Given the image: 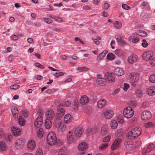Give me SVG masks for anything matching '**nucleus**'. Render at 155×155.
<instances>
[{
  "label": "nucleus",
  "instance_id": "obj_1",
  "mask_svg": "<svg viewBox=\"0 0 155 155\" xmlns=\"http://www.w3.org/2000/svg\"><path fill=\"white\" fill-rule=\"evenodd\" d=\"M47 142L48 144L51 146H60L62 142L57 139L56 134L53 132L49 133L47 137Z\"/></svg>",
  "mask_w": 155,
  "mask_h": 155
},
{
  "label": "nucleus",
  "instance_id": "obj_2",
  "mask_svg": "<svg viewBox=\"0 0 155 155\" xmlns=\"http://www.w3.org/2000/svg\"><path fill=\"white\" fill-rule=\"evenodd\" d=\"M142 133L141 128L140 127H136L133 128L126 134V136L129 139H135Z\"/></svg>",
  "mask_w": 155,
  "mask_h": 155
},
{
  "label": "nucleus",
  "instance_id": "obj_3",
  "mask_svg": "<svg viewBox=\"0 0 155 155\" xmlns=\"http://www.w3.org/2000/svg\"><path fill=\"white\" fill-rule=\"evenodd\" d=\"M62 105L60 104L57 107L58 111L55 115V119L54 121V124H56L57 122L61 120L65 114V110L62 108Z\"/></svg>",
  "mask_w": 155,
  "mask_h": 155
},
{
  "label": "nucleus",
  "instance_id": "obj_4",
  "mask_svg": "<svg viewBox=\"0 0 155 155\" xmlns=\"http://www.w3.org/2000/svg\"><path fill=\"white\" fill-rule=\"evenodd\" d=\"M134 112L130 107H127L125 108L123 111L124 115L127 118H129L132 117L133 115Z\"/></svg>",
  "mask_w": 155,
  "mask_h": 155
},
{
  "label": "nucleus",
  "instance_id": "obj_5",
  "mask_svg": "<svg viewBox=\"0 0 155 155\" xmlns=\"http://www.w3.org/2000/svg\"><path fill=\"white\" fill-rule=\"evenodd\" d=\"M25 143V141L23 138H20L15 142V147L17 149H21L24 147Z\"/></svg>",
  "mask_w": 155,
  "mask_h": 155
},
{
  "label": "nucleus",
  "instance_id": "obj_6",
  "mask_svg": "<svg viewBox=\"0 0 155 155\" xmlns=\"http://www.w3.org/2000/svg\"><path fill=\"white\" fill-rule=\"evenodd\" d=\"M153 52L151 51H148L144 52L142 55L143 58L146 61H149L151 59L153 56Z\"/></svg>",
  "mask_w": 155,
  "mask_h": 155
},
{
  "label": "nucleus",
  "instance_id": "obj_7",
  "mask_svg": "<svg viewBox=\"0 0 155 155\" xmlns=\"http://www.w3.org/2000/svg\"><path fill=\"white\" fill-rule=\"evenodd\" d=\"M151 117V113L150 112L148 111H144L142 113L141 116L142 118L145 120L150 119Z\"/></svg>",
  "mask_w": 155,
  "mask_h": 155
},
{
  "label": "nucleus",
  "instance_id": "obj_8",
  "mask_svg": "<svg viewBox=\"0 0 155 155\" xmlns=\"http://www.w3.org/2000/svg\"><path fill=\"white\" fill-rule=\"evenodd\" d=\"M73 119V117L69 114H66L64 117V122L67 124H69L71 122Z\"/></svg>",
  "mask_w": 155,
  "mask_h": 155
},
{
  "label": "nucleus",
  "instance_id": "obj_9",
  "mask_svg": "<svg viewBox=\"0 0 155 155\" xmlns=\"http://www.w3.org/2000/svg\"><path fill=\"white\" fill-rule=\"evenodd\" d=\"M121 140L120 139H116L113 142L111 146V148L112 150H114L117 148L119 147L120 145Z\"/></svg>",
  "mask_w": 155,
  "mask_h": 155
},
{
  "label": "nucleus",
  "instance_id": "obj_10",
  "mask_svg": "<svg viewBox=\"0 0 155 155\" xmlns=\"http://www.w3.org/2000/svg\"><path fill=\"white\" fill-rule=\"evenodd\" d=\"M43 123L42 118L41 117H38L34 122L35 126L37 127H39Z\"/></svg>",
  "mask_w": 155,
  "mask_h": 155
},
{
  "label": "nucleus",
  "instance_id": "obj_11",
  "mask_svg": "<svg viewBox=\"0 0 155 155\" xmlns=\"http://www.w3.org/2000/svg\"><path fill=\"white\" fill-rule=\"evenodd\" d=\"M130 78L134 82H137L139 79V75L137 73H132L130 74Z\"/></svg>",
  "mask_w": 155,
  "mask_h": 155
},
{
  "label": "nucleus",
  "instance_id": "obj_12",
  "mask_svg": "<svg viewBox=\"0 0 155 155\" xmlns=\"http://www.w3.org/2000/svg\"><path fill=\"white\" fill-rule=\"evenodd\" d=\"M105 79L110 82H112L114 80L113 74L110 72H107L105 75Z\"/></svg>",
  "mask_w": 155,
  "mask_h": 155
},
{
  "label": "nucleus",
  "instance_id": "obj_13",
  "mask_svg": "<svg viewBox=\"0 0 155 155\" xmlns=\"http://www.w3.org/2000/svg\"><path fill=\"white\" fill-rule=\"evenodd\" d=\"M12 132V134L15 136H18L21 133V130L16 127H12L11 128Z\"/></svg>",
  "mask_w": 155,
  "mask_h": 155
},
{
  "label": "nucleus",
  "instance_id": "obj_14",
  "mask_svg": "<svg viewBox=\"0 0 155 155\" xmlns=\"http://www.w3.org/2000/svg\"><path fill=\"white\" fill-rule=\"evenodd\" d=\"M87 147V144L85 142H82L81 143H80L78 146V150L81 151L86 150Z\"/></svg>",
  "mask_w": 155,
  "mask_h": 155
},
{
  "label": "nucleus",
  "instance_id": "obj_15",
  "mask_svg": "<svg viewBox=\"0 0 155 155\" xmlns=\"http://www.w3.org/2000/svg\"><path fill=\"white\" fill-rule=\"evenodd\" d=\"M89 99L87 96L83 95L81 97L80 99V103L82 105H84L88 103Z\"/></svg>",
  "mask_w": 155,
  "mask_h": 155
},
{
  "label": "nucleus",
  "instance_id": "obj_16",
  "mask_svg": "<svg viewBox=\"0 0 155 155\" xmlns=\"http://www.w3.org/2000/svg\"><path fill=\"white\" fill-rule=\"evenodd\" d=\"M67 140L68 143L71 144L75 142L74 136L72 134H68Z\"/></svg>",
  "mask_w": 155,
  "mask_h": 155
},
{
  "label": "nucleus",
  "instance_id": "obj_17",
  "mask_svg": "<svg viewBox=\"0 0 155 155\" xmlns=\"http://www.w3.org/2000/svg\"><path fill=\"white\" fill-rule=\"evenodd\" d=\"M12 112L15 118H16L18 117V110L17 107L15 106H13L12 107Z\"/></svg>",
  "mask_w": 155,
  "mask_h": 155
},
{
  "label": "nucleus",
  "instance_id": "obj_18",
  "mask_svg": "<svg viewBox=\"0 0 155 155\" xmlns=\"http://www.w3.org/2000/svg\"><path fill=\"white\" fill-rule=\"evenodd\" d=\"M137 61V58L136 56L135 55L132 54L128 58V61L130 63H134Z\"/></svg>",
  "mask_w": 155,
  "mask_h": 155
},
{
  "label": "nucleus",
  "instance_id": "obj_19",
  "mask_svg": "<svg viewBox=\"0 0 155 155\" xmlns=\"http://www.w3.org/2000/svg\"><path fill=\"white\" fill-rule=\"evenodd\" d=\"M47 115V118L49 120H51L54 117L55 114L54 111L53 110H48V111L46 112Z\"/></svg>",
  "mask_w": 155,
  "mask_h": 155
},
{
  "label": "nucleus",
  "instance_id": "obj_20",
  "mask_svg": "<svg viewBox=\"0 0 155 155\" xmlns=\"http://www.w3.org/2000/svg\"><path fill=\"white\" fill-rule=\"evenodd\" d=\"M27 147L29 149L33 150L35 147V143L33 140H31L28 142Z\"/></svg>",
  "mask_w": 155,
  "mask_h": 155
},
{
  "label": "nucleus",
  "instance_id": "obj_21",
  "mask_svg": "<svg viewBox=\"0 0 155 155\" xmlns=\"http://www.w3.org/2000/svg\"><path fill=\"white\" fill-rule=\"evenodd\" d=\"M83 133L82 129L81 128H77L74 131V134L77 137H80Z\"/></svg>",
  "mask_w": 155,
  "mask_h": 155
},
{
  "label": "nucleus",
  "instance_id": "obj_22",
  "mask_svg": "<svg viewBox=\"0 0 155 155\" xmlns=\"http://www.w3.org/2000/svg\"><path fill=\"white\" fill-rule=\"evenodd\" d=\"M57 124H58V128L60 131L62 132L64 131L66 129V126L64 124L61 122H57V123L56 124H55V125H57Z\"/></svg>",
  "mask_w": 155,
  "mask_h": 155
},
{
  "label": "nucleus",
  "instance_id": "obj_23",
  "mask_svg": "<svg viewBox=\"0 0 155 155\" xmlns=\"http://www.w3.org/2000/svg\"><path fill=\"white\" fill-rule=\"evenodd\" d=\"M106 104L105 100L102 99L99 101L97 102V106L98 108H102L104 107Z\"/></svg>",
  "mask_w": 155,
  "mask_h": 155
},
{
  "label": "nucleus",
  "instance_id": "obj_24",
  "mask_svg": "<svg viewBox=\"0 0 155 155\" xmlns=\"http://www.w3.org/2000/svg\"><path fill=\"white\" fill-rule=\"evenodd\" d=\"M113 115V112L112 111H106L104 113V117L107 119H109L112 117Z\"/></svg>",
  "mask_w": 155,
  "mask_h": 155
},
{
  "label": "nucleus",
  "instance_id": "obj_25",
  "mask_svg": "<svg viewBox=\"0 0 155 155\" xmlns=\"http://www.w3.org/2000/svg\"><path fill=\"white\" fill-rule=\"evenodd\" d=\"M108 131V130L107 126L104 125L101 127V134L103 135H105L107 133Z\"/></svg>",
  "mask_w": 155,
  "mask_h": 155
},
{
  "label": "nucleus",
  "instance_id": "obj_26",
  "mask_svg": "<svg viewBox=\"0 0 155 155\" xmlns=\"http://www.w3.org/2000/svg\"><path fill=\"white\" fill-rule=\"evenodd\" d=\"M147 92L150 95L155 94V87H151L147 89Z\"/></svg>",
  "mask_w": 155,
  "mask_h": 155
},
{
  "label": "nucleus",
  "instance_id": "obj_27",
  "mask_svg": "<svg viewBox=\"0 0 155 155\" xmlns=\"http://www.w3.org/2000/svg\"><path fill=\"white\" fill-rule=\"evenodd\" d=\"M67 153L66 149L64 147H62L59 150L58 155H67Z\"/></svg>",
  "mask_w": 155,
  "mask_h": 155
},
{
  "label": "nucleus",
  "instance_id": "obj_28",
  "mask_svg": "<svg viewBox=\"0 0 155 155\" xmlns=\"http://www.w3.org/2000/svg\"><path fill=\"white\" fill-rule=\"evenodd\" d=\"M116 74L118 76H121L124 74V71L123 69L119 68H117L115 69Z\"/></svg>",
  "mask_w": 155,
  "mask_h": 155
},
{
  "label": "nucleus",
  "instance_id": "obj_29",
  "mask_svg": "<svg viewBox=\"0 0 155 155\" xmlns=\"http://www.w3.org/2000/svg\"><path fill=\"white\" fill-rule=\"evenodd\" d=\"M97 82L98 84L101 86L104 85L106 84V81L104 79L101 78H98L97 79Z\"/></svg>",
  "mask_w": 155,
  "mask_h": 155
},
{
  "label": "nucleus",
  "instance_id": "obj_30",
  "mask_svg": "<svg viewBox=\"0 0 155 155\" xmlns=\"http://www.w3.org/2000/svg\"><path fill=\"white\" fill-rule=\"evenodd\" d=\"M45 127L48 129L50 128L52 126V123L50 120L46 119L45 123Z\"/></svg>",
  "mask_w": 155,
  "mask_h": 155
},
{
  "label": "nucleus",
  "instance_id": "obj_31",
  "mask_svg": "<svg viewBox=\"0 0 155 155\" xmlns=\"http://www.w3.org/2000/svg\"><path fill=\"white\" fill-rule=\"evenodd\" d=\"M136 33L137 35L143 37L147 36V33L146 32L141 30H138Z\"/></svg>",
  "mask_w": 155,
  "mask_h": 155
},
{
  "label": "nucleus",
  "instance_id": "obj_32",
  "mask_svg": "<svg viewBox=\"0 0 155 155\" xmlns=\"http://www.w3.org/2000/svg\"><path fill=\"white\" fill-rule=\"evenodd\" d=\"M135 94L138 98L142 97L143 95V93L140 89H137L135 91Z\"/></svg>",
  "mask_w": 155,
  "mask_h": 155
},
{
  "label": "nucleus",
  "instance_id": "obj_33",
  "mask_svg": "<svg viewBox=\"0 0 155 155\" xmlns=\"http://www.w3.org/2000/svg\"><path fill=\"white\" fill-rule=\"evenodd\" d=\"M124 145L127 149H129L133 146V143L132 141H128L125 143Z\"/></svg>",
  "mask_w": 155,
  "mask_h": 155
},
{
  "label": "nucleus",
  "instance_id": "obj_34",
  "mask_svg": "<svg viewBox=\"0 0 155 155\" xmlns=\"http://www.w3.org/2000/svg\"><path fill=\"white\" fill-rule=\"evenodd\" d=\"M18 122L19 124L21 126H24L25 124V120L21 116H19L18 117Z\"/></svg>",
  "mask_w": 155,
  "mask_h": 155
},
{
  "label": "nucleus",
  "instance_id": "obj_35",
  "mask_svg": "<svg viewBox=\"0 0 155 155\" xmlns=\"http://www.w3.org/2000/svg\"><path fill=\"white\" fill-rule=\"evenodd\" d=\"M44 132V130L40 128L37 131L38 136L40 138H42Z\"/></svg>",
  "mask_w": 155,
  "mask_h": 155
},
{
  "label": "nucleus",
  "instance_id": "obj_36",
  "mask_svg": "<svg viewBox=\"0 0 155 155\" xmlns=\"http://www.w3.org/2000/svg\"><path fill=\"white\" fill-rule=\"evenodd\" d=\"M114 25L116 28H120L122 27V24L121 22L116 21L114 23Z\"/></svg>",
  "mask_w": 155,
  "mask_h": 155
},
{
  "label": "nucleus",
  "instance_id": "obj_37",
  "mask_svg": "<svg viewBox=\"0 0 155 155\" xmlns=\"http://www.w3.org/2000/svg\"><path fill=\"white\" fill-rule=\"evenodd\" d=\"M144 126L146 128L151 127L155 126V124L152 122H149L147 123H145L144 124Z\"/></svg>",
  "mask_w": 155,
  "mask_h": 155
},
{
  "label": "nucleus",
  "instance_id": "obj_38",
  "mask_svg": "<svg viewBox=\"0 0 155 155\" xmlns=\"http://www.w3.org/2000/svg\"><path fill=\"white\" fill-rule=\"evenodd\" d=\"M108 145V143H103L99 147V149L101 150H104L107 148Z\"/></svg>",
  "mask_w": 155,
  "mask_h": 155
},
{
  "label": "nucleus",
  "instance_id": "obj_39",
  "mask_svg": "<svg viewBox=\"0 0 155 155\" xmlns=\"http://www.w3.org/2000/svg\"><path fill=\"white\" fill-rule=\"evenodd\" d=\"M108 59L112 60L114 58V55L112 53H108L107 55Z\"/></svg>",
  "mask_w": 155,
  "mask_h": 155
},
{
  "label": "nucleus",
  "instance_id": "obj_40",
  "mask_svg": "<svg viewBox=\"0 0 155 155\" xmlns=\"http://www.w3.org/2000/svg\"><path fill=\"white\" fill-rule=\"evenodd\" d=\"M77 70L79 71L80 72L86 71H87L88 69L87 68L85 67H78L77 69Z\"/></svg>",
  "mask_w": 155,
  "mask_h": 155
},
{
  "label": "nucleus",
  "instance_id": "obj_41",
  "mask_svg": "<svg viewBox=\"0 0 155 155\" xmlns=\"http://www.w3.org/2000/svg\"><path fill=\"white\" fill-rule=\"evenodd\" d=\"M118 125L117 121L115 120L112 121L111 127L114 129L116 128Z\"/></svg>",
  "mask_w": 155,
  "mask_h": 155
},
{
  "label": "nucleus",
  "instance_id": "obj_42",
  "mask_svg": "<svg viewBox=\"0 0 155 155\" xmlns=\"http://www.w3.org/2000/svg\"><path fill=\"white\" fill-rule=\"evenodd\" d=\"M149 80L152 83H155V74L150 75L149 77Z\"/></svg>",
  "mask_w": 155,
  "mask_h": 155
},
{
  "label": "nucleus",
  "instance_id": "obj_43",
  "mask_svg": "<svg viewBox=\"0 0 155 155\" xmlns=\"http://www.w3.org/2000/svg\"><path fill=\"white\" fill-rule=\"evenodd\" d=\"M129 105L133 107H135L137 105L136 101L134 100H131L129 103Z\"/></svg>",
  "mask_w": 155,
  "mask_h": 155
},
{
  "label": "nucleus",
  "instance_id": "obj_44",
  "mask_svg": "<svg viewBox=\"0 0 155 155\" xmlns=\"http://www.w3.org/2000/svg\"><path fill=\"white\" fill-rule=\"evenodd\" d=\"M105 56L104 55V54L101 52L97 56L96 59L97 61H99L102 59Z\"/></svg>",
  "mask_w": 155,
  "mask_h": 155
},
{
  "label": "nucleus",
  "instance_id": "obj_45",
  "mask_svg": "<svg viewBox=\"0 0 155 155\" xmlns=\"http://www.w3.org/2000/svg\"><path fill=\"white\" fill-rule=\"evenodd\" d=\"M5 143L3 142H0V150H5Z\"/></svg>",
  "mask_w": 155,
  "mask_h": 155
},
{
  "label": "nucleus",
  "instance_id": "obj_46",
  "mask_svg": "<svg viewBox=\"0 0 155 155\" xmlns=\"http://www.w3.org/2000/svg\"><path fill=\"white\" fill-rule=\"evenodd\" d=\"M115 53L118 56H121L122 55V52L121 50L119 49H117L115 51Z\"/></svg>",
  "mask_w": 155,
  "mask_h": 155
},
{
  "label": "nucleus",
  "instance_id": "obj_47",
  "mask_svg": "<svg viewBox=\"0 0 155 155\" xmlns=\"http://www.w3.org/2000/svg\"><path fill=\"white\" fill-rule=\"evenodd\" d=\"M143 42L142 43V45L144 48L147 47L148 45V44L147 42L146 39H144L143 40Z\"/></svg>",
  "mask_w": 155,
  "mask_h": 155
},
{
  "label": "nucleus",
  "instance_id": "obj_48",
  "mask_svg": "<svg viewBox=\"0 0 155 155\" xmlns=\"http://www.w3.org/2000/svg\"><path fill=\"white\" fill-rule=\"evenodd\" d=\"M122 130L121 129H119L117 130L116 133V135L117 136H120L122 135Z\"/></svg>",
  "mask_w": 155,
  "mask_h": 155
},
{
  "label": "nucleus",
  "instance_id": "obj_49",
  "mask_svg": "<svg viewBox=\"0 0 155 155\" xmlns=\"http://www.w3.org/2000/svg\"><path fill=\"white\" fill-rule=\"evenodd\" d=\"M20 87L19 85L17 84H15L12 86H11L10 88L11 89H12L13 90H16L18 89Z\"/></svg>",
  "mask_w": 155,
  "mask_h": 155
},
{
  "label": "nucleus",
  "instance_id": "obj_50",
  "mask_svg": "<svg viewBox=\"0 0 155 155\" xmlns=\"http://www.w3.org/2000/svg\"><path fill=\"white\" fill-rule=\"evenodd\" d=\"M110 136H107L104 137L103 139V142H104L107 143V142H108L110 140Z\"/></svg>",
  "mask_w": 155,
  "mask_h": 155
},
{
  "label": "nucleus",
  "instance_id": "obj_51",
  "mask_svg": "<svg viewBox=\"0 0 155 155\" xmlns=\"http://www.w3.org/2000/svg\"><path fill=\"white\" fill-rule=\"evenodd\" d=\"M64 74L63 72H56L55 74H53V75L55 76L58 77L59 76L63 75Z\"/></svg>",
  "mask_w": 155,
  "mask_h": 155
},
{
  "label": "nucleus",
  "instance_id": "obj_52",
  "mask_svg": "<svg viewBox=\"0 0 155 155\" xmlns=\"http://www.w3.org/2000/svg\"><path fill=\"white\" fill-rule=\"evenodd\" d=\"M35 155H43L42 150L41 149L37 150Z\"/></svg>",
  "mask_w": 155,
  "mask_h": 155
},
{
  "label": "nucleus",
  "instance_id": "obj_53",
  "mask_svg": "<svg viewBox=\"0 0 155 155\" xmlns=\"http://www.w3.org/2000/svg\"><path fill=\"white\" fill-rule=\"evenodd\" d=\"M150 61V64L152 66L155 65V58H152Z\"/></svg>",
  "mask_w": 155,
  "mask_h": 155
},
{
  "label": "nucleus",
  "instance_id": "obj_54",
  "mask_svg": "<svg viewBox=\"0 0 155 155\" xmlns=\"http://www.w3.org/2000/svg\"><path fill=\"white\" fill-rule=\"evenodd\" d=\"M44 21L46 23L48 24H50L53 22V21L51 19H49L48 18H45Z\"/></svg>",
  "mask_w": 155,
  "mask_h": 155
},
{
  "label": "nucleus",
  "instance_id": "obj_55",
  "mask_svg": "<svg viewBox=\"0 0 155 155\" xmlns=\"http://www.w3.org/2000/svg\"><path fill=\"white\" fill-rule=\"evenodd\" d=\"M35 65L40 68L43 69L44 68V67L38 62L36 63L35 64Z\"/></svg>",
  "mask_w": 155,
  "mask_h": 155
},
{
  "label": "nucleus",
  "instance_id": "obj_56",
  "mask_svg": "<svg viewBox=\"0 0 155 155\" xmlns=\"http://www.w3.org/2000/svg\"><path fill=\"white\" fill-rule=\"evenodd\" d=\"M129 87V85L128 84L126 83H124V84L123 89L125 91H126Z\"/></svg>",
  "mask_w": 155,
  "mask_h": 155
},
{
  "label": "nucleus",
  "instance_id": "obj_57",
  "mask_svg": "<svg viewBox=\"0 0 155 155\" xmlns=\"http://www.w3.org/2000/svg\"><path fill=\"white\" fill-rule=\"evenodd\" d=\"M115 37L118 42L120 43V42H121L122 39L120 36L117 35H115Z\"/></svg>",
  "mask_w": 155,
  "mask_h": 155
},
{
  "label": "nucleus",
  "instance_id": "obj_58",
  "mask_svg": "<svg viewBox=\"0 0 155 155\" xmlns=\"http://www.w3.org/2000/svg\"><path fill=\"white\" fill-rule=\"evenodd\" d=\"M38 113L39 114L38 117H42V116L43 113V111L42 109H40L38 110Z\"/></svg>",
  "mask_w": 155,
  "mask_h": 155
},
{
  "label": "nucleus",
  "instance_id": "obj_59",
  "mask_svg": "<svg viewBox=\"0 0 155 155\" xmlns=\"http://www.w3.org/2000/svg\"><path fill=\"white\" fill-rule=\"evenodd\" d=\"M122 7L123 8L126 10H128L130 8L129 6L125 4H122Z\"/></svg>",
  "mask_w": 155,
  "mask_h": 155
},
{
  "label": "nucleus",
  "instance_id": "obj_60",
  "mask_svg": "<svg viewBox=\"0 0 155 155\" xmlns=\"http://www.w3.org/2000/svg\"><path fill=\"white\" fill-rule=\"evenodd\" d=\"M71 102L70 101H67L64 103V105L66 107H68L70 106Z\"/></svg>",
  "mask_w": 155,
  "mask_h": 155
},
{
  "label": "nucleus",
  "instance_id": "obj_61",
  "mask_svg": "<svg viewBox=\"0 0 155 155\" xmlns=\"http://www.w3.org/2000/svg\"><path fill=\"white\" fill-rule=\"evenodd\" d=\"M22 114L25 117H26L28 116V112L26 110H22L21 111Z\"/></svg>",
  "mask_w": 155,
  "mask_h": 155
},
{
  "label": "nucleus",
  "instance_id": "obj_62",
  "mask_svg": "<svg viewBox=\"0 0 155 155\" xmlns=\"http://www.w3.org/2000/svg\"><path fill=\"white\" fill-rule=\"evenodd\" d=\"M109 6V5L108 4L106 3L104 4L103 9L104 10L107 9L108 8Z\"/></svg>",
  "mask_w": 155,
  "mask_h": 155
},
{
  "label": "nucleus",
  "instance_id": "obj_63",
  "mask_svg": "<svg viewBox=\"0 0 155 155\" xmlns=\"http://www.w3.org/2000/svg\"><path fill=\"white\" fill-rule=\"evenodd\" d=\"M11 39L13 40H16L18 39V37L15 35H13L11 36Z\"/></svg>",
  "mask_w": 155,
  "mask_h": 155
},
{
  "label": "nucleus",
  "instance_id": "obj_64",
  "mask_svg": "<svg viewBox=\"0 0 155 155\" xmlns=\"http://www.w3.org/2000/svg\"><path fill=\"white\" fill-rule=\"evenodd\" d=\"M85 151H80L78 152L77 154V155H85Z\"/></svg>",
  "mask_w": 155,
  "mask_h": 155
}]
</instances>
